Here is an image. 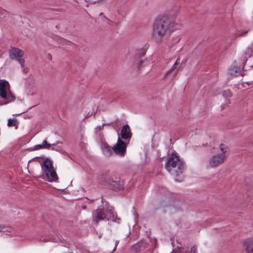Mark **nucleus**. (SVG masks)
<instances>
[{
    "mask_svg": "<svg viewBox=\"0 0 253 253\" xmlns=\"http://www.w3.org/2000/svg\"><path fill=\"white\" fill-rule=\"evenodd\" d=\"M242 72V69L238 67L236 63H234L229 69V73L232 76L240 75Z\"/></svg>",
    "mask_w": 253,
    "mask_h": 253,
    "instance_id": "obj_10",
    "label": "nucleus"
},
{
    "mask_svg": "<svg viewBox=\"0 0 253 253\" xmlns=\"http://www.w3.org/2000/svg\"><path fill=\"white\" fill-rule=\"evenodd\" d=\"M170 73H169V71L165 74V76H164V78H166L168 75L170 74Z\"/></svg>",
    "mask_w": 253,
    "mask_h": 253,
    "instance_id": "obj_21",
    "label": "nucleus"
},
{
    "mask_svg": "<svg viewBox=\"0 0 253 253\" xmlns=\"http://www.w3.org/2000/svg\"><path fill=\"white\" fill-rule=\"evenodd\" d=\"M42 174L44 178L49 182H56L58 179V175L53 166L52 162L48 159H45L41 164Z\"/></svg>",
    "mask_w": 253,
    "mask_h": 253,
    "instance_id": "obj_3",
    "label": "nucleus"
},
{
    "mask_svg": "<svg viewBox=\"0 0 253 253\" xmlns=\"http://www.w3.org/2000/svg\"><path fill=\"white\" fill-rule=\"evenodd\" d=\"M172 27L169 18L163 16L157 18L153 26L152 36L157 42H160L164 36Z\"/></svg>",
    "mask_w": 253,
    "mask_h": 253,
    "instance_id": "obj_1",
    "label": "nucleus"
},
{
    "mask_svg": "<svg viewBox=\"0 0 253 253\" xmlns=\"http://www.w3.org/2000/svg\"><path fill=\"white\" fill-rule=\"evenodd\" d=\"M0 96L5 101V104L13 101L15 99L10 90L9 83L5 80L0 81Z\"/></svg>",
    "mask_w": 253,
    "mask_h": 253,
    "instance_id": "obj_4",
    "label": "nucleus"
},
{
    "mask_svg": "<svg viewBox=\"0 0 253 253\" xmlns=\"http://www.w3.org/2000/svg\"><path fill=\"white\" fill-rule=\"evenodd\" d=\"M245 250L249 253H253V235L244 242Z\"/></svg>",
    "mask_w": 253,
    "mask_h": 253,
    "instance_id": "obj_11",
    "label": "nucleus"
},
{
    "mask_svg": "<svg viewBox=\"0 0 253 253\" xmlns=\"http://www.w3.org/2000/svg\"><path fill=\"white\" fill-rule=\"evenodd\" d=\"M9 56L12 60H17L20 64L21 67L25 66V60L22 57L24 54V51L18 48L12 47L8 50Z\"/></svg>",
    "mask_w": 253,
    "mask_h": 253,
    "instance_id": "obj_5",
    "label": "nucleus"
},
{
    "mask_svg": "<svg viewBox=\"0 0 253 253\" xmlns=\"http://www.w3.org/2000/svg\"><path fill=\"white\" fill-rule=\"evenodd\" d=\"M226 160L224 157L216 154L213 155L209 160L208 166L211 168H215L221 165Z\"/></svg>",
    "mask_w": 253,
    "mask_h": 253,
    "instance_id": "obj_7",
    "label": "nucleus"
},
{
    "mask_svg": "<svg viewBox=\"0 0 253 253\" xmlns=\"http://www.w3.org/2000/svg\"><path fill=\"white\" fill-rule=\"evenodd\" d=\"M102 151L104 154L107 156H110L112 153V148L106 144H104L102 146Z\"/></svg>",
    "mask_w": 253,
    "mask_h": 253,
    "instance_id": "obj_14",
    "label": "nucleus"
},
{
    "mask_svg": "<svg viewBox=\"0 0 253 253\" xmlns=\"http://www.w3.org/2000/svg\"><path fill=\"white\" fill-rule=\"evenodd\" d=\"M106 125V124H103L102 126H96L94 129L95 133H97L99 131H100L103 128L104 126H105Z\"/></svg>",
    "mask_w": 253,
    "mask_h": 253,
    "instance_id": "obj_18",
    "label": "nucleus"
},
{
    "mask_svg": "<svg viewBox=\"0 0 253 253\" xmlns=\"http://www.w3.org/2000/svg\"><path fill=\"white\" fill-rule=\"evenodd\" d=\"M126 145L127 144L119 137L117 143L112 147V150L116 155L123 157L126 153Z\"/></svg>",
    "mask_w": 253,
    "mask_h": 253,
    "instance_id": "obj_6",
    "label": "nucleus"
},
{
    "mask_svg": "<svg viewBox=\"0 0 253 253\" xmlns=\"http://www.w3.org/2000/svg\"><path fill=\"white\" fill-rule=\"evenodd\" d=\"M112 219L113 220H114V221L117 222V215H116V214H114L113 212L112 213Z\"/></svg>",
    "mask_w": 253,
    "mask_h": 253,
    "instance_id": "obj_20",
    "label": "nucleus"
},
{
    "mask_svg": "<svg viewBox=\"0 0 253 253\" xmlns=\"http://www.w3.org/2000/svg\"><path fill=\"white\" fill-rule=\"evenodd\" d=\"M190 253H197V249L195 246H193L191 248Z\"/></svg>",
    "mask_w": 253,
    "mask_h": 253,
    "instance_id": "obj_19",
    "label": "nucleus"
},
{
    "mask_svg": "<svg viewBox=\"0 0 253 253\" xmlns=\"http://www.w3.org/2000/svg\"><path fill=\"white\" fill-rule=\"evenodd\" d=\"M179 59L178 58L175 62L174 63V64L173 65L172 67H171V68L169 70V73H171L173 70H174L177 66V65L178 64H179Z\"/></svg>",
    "mask_w": 253,
    "mask_h": 253,
    "instance_id": "obj_17",
    "label": "nucleus"
},
{
    "mask_svg": "<svg viewBox=\"0 0 253 253\" xmlns=\"http://www.w3.org/2000/svg\"><path fill=\"white\" fill-rule=\"evenodd\" d=\"M219 149L221 152L218 154L227 159L228 156L229 151V149L227 146L221 143L219 145Z\"/></svg>",
    "mask_w": 253,
    "mask_h": 253,
    "instance_id": "obj_13",
    "label": "nucleus"
},
{
    "mask_svg": "<svg viewBox=\"0 0 253 253\" xmlns=\"http://www.w3.org/2000/svg\"><path fill=\"white\" fill-rule=\"evenodd\" d=\"M18 121L17 119L15 118L10 119L8 120L7 126L9 127L15 126L16 128L18 126Z\"/></svg>",
    "mask_w": 253,
    "mask_h": 253,
    "instance_id": "obj_16",
    "label": "nucleus"
},
{
    "mask_svg": "<svg viewBox=\"0 0 253 253\" xmlns=\"http://www.w3.org/2000/svg\"><path fill=\"white\" fill-rule=\"evenodd\" d=\"M54 144H49L47 142L46 140L43 141L42 144L36 145L34 146L35 150H40L41 149H50V148L52 150L54 149Z\"/></svg>",
    "mask_w": 253,
    "mask_h": 253,
    "instance_id": "obj_12",
    "label": "nucleus"
},
{
    "mask_svg": "<svg viewBox=\"0 0 253 253\" xmlns=\"http://www.w3.org/2000/svg\"><path fill=\"white\" fill-rule=\"evenodd\" d=\"M116 247H117V243H116V245H115V247L114 249V251L115 250V249H116Z\"/></svg>",
    "mask_w": 253,
    "mask_h": 253,
    "instance_id": "obj_23",
    "label": "nucleus"
},
{
    "mask_svg": "<svg viewBox=\"0 0 253 253\" xmlns=\"http://www.w3.org/2000/svg\"><path fill=\"white\" fill-rule=\"evenodd\" d=\"M106 218V214L103 209H97L92 211V219L96 224L99 221L103 220Z\"/></svg>",
    "mask_w": 253,
    "mask_h": 253,
    "instance_id": "obj_8",
    "label": "nucleus"
},
{
    "mask_svg": "<svg viewBox=\"0 0 253 253\" xmlns=\"http://www.w3.org/2000/svg\"><path fill=\"white\" fill-rule=\"evenodd\" d=\"M0 10V11H1V12H5V10H4L3 9H1Z\"/></svg>",
    "mask_w": 253,
    "mask_h": 253,
    "instance_id": "obj_22",
    "label": "nucleus"
},
{
    "mask_svg": "<svg viewBox=\"0 0 253 253\" xmlns=\"http://www.w3.org/2000/svg\"><path fill=\"white\" fill-rule=\"evenodd\" d=\"M166 169L169 173L173 176H178L183 171L182 162L176 153H172L167 158Z\"/></svg>",
    "mask_w": 253,
    "mask_h": 253,
    "instance_id": "obj_2",
    "label": "nucleus"
},
{
    "mask_svg": "<svg viewBox=\"0 0 253 253\" xmlns=\"http://www.w3.org/2000/svg\"><path fill=\"white\" fill-rule=\"evenodd\" d=\"M12 231V228L5 224H0V232H11Z\"/></svg>",
    "mask_w": 253,
    "mask_h": 253,
    "instance_id": "obj_15",
    "label": "nucleus"
},
{
    "mask_svg": "<svg viewBox=\"0 0 253 253\" xmlns=\"http://www.w3.org/2000/svg\"><path fill=\"white\" fill-rule=\"evenodd\" d=\"M121 135L123 139H127L130 138L131 133L128 125H126L123 126Z\"/></svg>",
    "mask_w": 253,
    "mask_h": 253,
    "instance_id": "obj_9",
    "label": "nucleus"
}]
</instances>
